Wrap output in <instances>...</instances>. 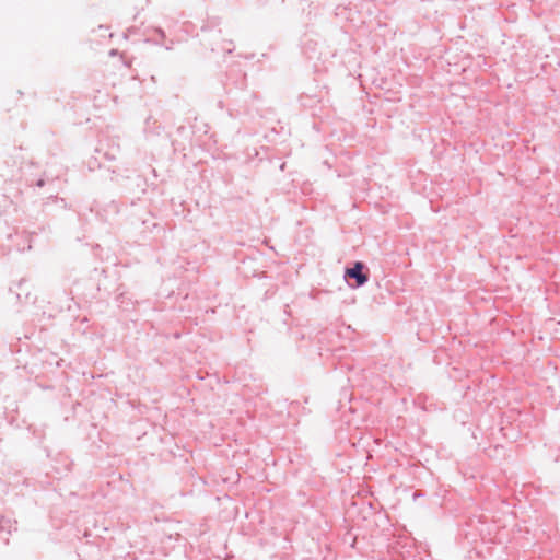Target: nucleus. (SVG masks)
Wrapping results in <instances>:
<instances>
[{
	"label": "nucleus",
	"mask_w": 560,
	"mask_h": 560,
	"mask_svg": "<svg viewBox=\"0 0 560 560\" xmlns=\"http://www.w3.org/2000/svg\"><path fill=\"white\" fill-rule=\"evenodd\" d=\"M364 265L357 261L352 268L346 270V277L357 280V285H363L368 281V276L363 273Z\"/></svg>",
	"instance_id": "nucleus-1"
}]
</instances>
